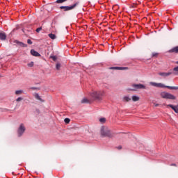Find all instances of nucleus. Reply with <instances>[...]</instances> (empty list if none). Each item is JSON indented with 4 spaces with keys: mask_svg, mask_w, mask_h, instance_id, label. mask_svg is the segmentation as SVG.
<instances>
[{
    "mask_svg": "<svg viewBox=\"0 0 178 178\" xmlns=\"http://www.w3.org/2000/svg\"><path fill=\"white\" fill-rule=\"evenodd\" d=\"M23 99V98H22V97H18L17 99H16V101H17V102H20V101H22Z\"/></svg>",
    "mask_w": 178,
    "mask_h": 178,
    "instance_id": "c756f323",
    "label": "nucleus"
},
{
    "mask_svg": "<svg viewBox=\"0 0 178 178\" xmlns=\"http://www.w3.org/2000/svg\"><path fill=\"white\" fill-rule=\"evenodd\" d=\"M81 104H90V101L87 98H83L81 100Z\"/></svg>",
    "mask_w": 178,
    "mask_h": 178,
    "instance_id": "6ab92c4d",
    "label": "nucleus"
},
{
    "mask_svg": "<svg viewBox=\"0 0 178 178\" xmlns=\"http://www.w3.org/2000/svg\"><path fill=\"white\" fill-rule=\"evenodd\" d=\"M121 148H122V146H118V149H120Z\"/></svg>",
    "mask_w": 178,
    "mask_h": 178,
    "instance_id": "72a5a7b5",
    "label": "nucleus"
},
{
    "mask_svg": "<svg viewBox=\"0 0 178 178\" xmlns=\"http://www.w3.org/2000/svg\"><path fill=\"white\" fill-rule=\"evenodd\" d=\"M159 76H161L162 77H168V76H170L171 74H174V76H178V65L175 67H174L172 70V72H159Z\"/></svg>",
    "mask_w": 178,
    "mask_h": 178,
    "instance_id": "7ed1b4c3",
    "label": "nucleus"
},
{
    "mask_svg": "<svg viewBox=\"0 0 178 178\" xmlns=\"http://www.w3.org/2000/svg\"><path fill=\"white\" fill-rule=\"evenodd\" d=\"M24 131H26V127L24 126V124L22 123L19 124V127L17 129L18 137H22V136H23L24 134Z\"/></svg>",
    "mask_w": 178,
    "mask_h": 178,
    "instance_id": "0eeeda50",
    "label": "nucleus"
},
{
    "mask_svg": "<svg viewBox=\"0 0 178 178\" xmlns=\"http://www.w3.org/2000/svg\"><path fill=\"white\" fill-rule=\"evenodd\" d=\"M167 108H171V109H173L174 112H175V113H178V106H175L172 104H166Z\"/></svg>",
    "mask_w": 178,
    "mask_h": 178,
    "instance_id": "9d476101",
    "label": "nucleus"
},
{
    "mask_svg": "<svg viewBox=\"0 0 178 178\" xmlns=\"http://www.w3.org/2000/svg\"><path fill=\"white\" fill-rule=\"evenodd\" d=\"M48 36L49 37V38H51V40H56V35H55L54 33H49L48 35Z\"/></svg>",
    "mask_w": 178,
    "mask_h": 178,
    "instance_id": "a211bd4d",
    "label": "nucleus"
},
{
    "mask_svg": "<svg viewBox=\"0 0 178 178\" xmlns=\"http://www.w3.org/2000/svg\"><path fill=\"white\" fill-rule=\"evenodd\" d=\"M40 30H42V27H39V28L36 29V33H40Z\"/></svg>",
    "mask_w": 178,
    "mask_h": 178,
    "instance_id": "c85d7f7f",
    "label": "nucleus"
},
{
    "mask_svg": "<svg viewBox=\"0 0 178 178\" xmlns=\"http://www.w3.org/2000/svg\"><path fill=\"white\" fill-rule=\"evenodd\" d=\"M15 44H17L19 47H22V48H26L27 44L22 42H19L17 40H15Z\"/></svg>",
    "mask_w": 178,
    "mask_h": 178,
    "instance_id": "4468645a",
    "label": "nucleus"
},
{
    "mask_svg": "<svg viewBox=\"0 0 178 178\" xmlns=\"http://www.w3.org/2000/svg\"><path fill=\"white\" fill-rule=\"evenodd\" d=\"M154 106H159V104H154Z\"/></svg>",
    "mask_w": 178,
    "mask_h": 178,
    "instance_id": "473e14b6",
    "label": "nucleus"
},
{
    "mask_svg": "<svg viewBox=\"0 0 178 178\" xmlns=\"http://www.w3.org/2000/svg\"><path fill=\"white\" fill-rule=\"evenodd\" d=\"M90 95L94 101H96L97 102H100V101H102L104 97H105V92L103 90H95L90 92Z\"/></svg>",
    "mask_w": 178,
    "mask_h": 178,
    "instance_id": "f257e3e1",
    "label": "nucleus"
},
{
    "mask_svg": "<svg viewBox=\"0 0 178 178\" xmlns=\"http://www.w3.org/2000/svg\"><path fill=\"white\" fill-rule=\"evenodd\" d=\"M67 0H57L56 3H63V2H66Z\"/></svg>",
    "mask_w": 178,
    "mask_h": 178,
    "instance_id": "5701e85b",
    "label": "nucleus"
},
{
    "mask_svg": "<svg viewBox=\"0 0 178 178\" xmlns=\"http://www.w3.org/2000/svg\"><path fill=\"white\" fill-rule=\"evenodd\" d=\"M132 101H134V102H137V101H140V97L136 95H133Z\"/></svg>",
    "mask_w": 178,
    "mask_h": 178,
    "instance_id": "dca6fc26",
    "label": "nucleus"
},
{
    "mask_svg": "<svg viewBox=\"0 0 178 178\" xmlns=\"http://www.w3.org/2000/svg\"><path fill=\"white\" fill-rule=\"evenodd\" d=\"M131 87H133V88L129 89V91H137V90H145L146 88L145 86L141 83H139V84L134 83L131 85Z\"/></svg>",
    "mask_w": 178,
    "mask_h": 178,
    "instance_id": "423d86ee",
    "label": "nucleus"
},
{
    "mask_svg": "<svg viewBox=\"0 0 178 178\" xmlns=\"http://www.w3.org/2000/svg\"><path fill=\"white\" fill-rule=\"evenodd\" d=\"M160 95L161 98H163L164 99H172V100L176 99V96L168 92H161L160 93Z\"/></svg>",
    "mask_w": 178,
    "mask_h": 178,
    "instance_id": "39448f33",
    "label": "nucleus"
},
{
    "mask_svg": "<svg viewBox=\"0 0 178 178\" xmlns=\"http://www.w3.org/2000/svg\"><path fill=\"white\" fill-rule=\"evenodd\" d=\"M170 53H175V54H178V46L173 47L172 49H170L168 51Z\"/></svg>",
    "mask_w": 178,
    "mask_h": 178,
    "instance_id": "2eb2a0df",
    "label": "nucleus"
},
{
    "mask_svg": "<svg viewBox=\"0 0 178 178\" xmlns=\"http://www.w3.org/2000/svg\"><path fill=\"white\" fill-rule=\"evenodd\" d=\"M79 3H80V2L77 1L75 3H74L72 6H60V9H64L65 12H67V10H72L73 9H74V8H76V6H77V5H79Z\"/></svg>",
    "mask_w": 178,
    "mask_h": 178,
    "instance_id": "6e6552de",
    "label": "nucleus"
},
{
    "mask_svg": "<svg viewBox=\"0 0 178 178\" xmlns=\"http://www.w3.org/2000/svg\"><path fill=\"white\" fill-rule=\"evenodd\" d=\"M56 68L57 70H59L60 69V63H56Z\"/></svg>",
    "mask_w": 178,
    "mask_h": 178,
    "instance_id": "b1692460",
    "label": "nucleus"
},
{
    "mask_svg": "<svg viewBox=\"0 0 178 178\" xmlns=\"http://www.w3.org/2000/svg\"><path fill=\"white\" fill-rule=\"evenodd\" d=\"M170 166H176V163H172Z\"/></svg>",
    "mask_w": 178,
    "mask_h": 178,
    "instance_id": "2f4dec72",
    "label": "nucleus"
},
{
    "mask_svg": "<svg viewBox=\"0 0 178 178\" xmlns=\"http://www.w3.org/2000/svg\"><path fill=\"white\" fill-rule=\"evenodd\" d=\"M29 90H40V88H38L37 87H31V88H29Z\"/></svg>",
    "mask_w": 178,
    "mask_h": 178,
    "instance_id": "cd10ccee",
    "label": "nucleus"
},
{
    "mask_svg": "<svg viewBox=\"0 0 178 178\" xmlns=\"http://www.w3.org/2000/svg\"><path fill=\"white\" fill-rule=\"evenodd\" d=\"M34 97L38 101H40V102H44V99H42L41 97H40V95L38 93H35Z\"/></svg>",
    "mask_w": 178,
    "mask_h": 178,
    "instance_id": "ddd939ff",
    "label": "nucleus"
},
{
    "mask_svg": "<svg viewBox=\"0 0 178 178\" xmlns=\"http://www.w3.org/2000/svg\"><path fill=\"white\" fill-rule=\"evenodd\" d=\"M27 43H28L29 45H31V44H33V42L31 41V40L28 39V40H27Z\"/></svg>",
    "mask_w": 178,
    "mask_h": 178,
    "instance_id": "bb28decb",
    "label": "nucleus"
},
{
    "mask_svg": "<svg viewBox=\"0 0 178 178\" xmlns=\"http://www.w3.org/2000/svg\"><path fill=\"white\" fill-rule=\"evenodd\" d=\"M20 94H23V90H16L15 91V95H20Z\"/></svg>",
    "mask_w": 178,
    "mask_h": 178,
    "instance_id": "aec40b11",
    "label": "nucleus"
},
{
    "mask_svg": "<svg viewBox=\"0 0 178 178\" xmlns=\"http://www.w3.org/2000/svg\"><path fill=\"white\" fill-rule=\"evenodd\" d=\"M122 101L124 102H129V101H131V99L129 97V96H124L122 99Z\"/></svg>",
    "mask_w": 178,
    "mask_h": 178,
    "instance_id": "f3484780",
    "label": "nucleus"
},
{
    "mask_svg": "<svg viewBox=\"0 0 178 178\" xmlns=\"http://www.w3.org/2000/svg\"><path fill=\"white\" fill-rule=\"evenodd\" d=\"M29 67H33L34 66V62H31L28 64Z\"/></svg>",
    "mask_w": 178,
    "mask_h": 178,
    "instance_id": "393cba45",
    "label": "nucleus"
},
{
    "mask_svg": "<svg viewBox=\"0 0 178 178\" xmlns=\"http://www.w3.org/2000/svg\"><path fill=\"white\" fill-rule=\"evenodd\" d=\"M31 54L33 55V56H41V54L34 49L31 50Z\"/></svg>",
    "mask_w": 178,
    "mask_h": 178,
    "instance_id": "9b49d317",
    "label": "nucleus"
},
{
    "mask_svg": "<svg viewBox=\"0 0 178 178\" xmlns=\"http://www.w3.org/2000/svg\"><path fill=\"white\" fill-rule=\"evenodd\" d=\"M99 122L100 123H105V122H106V119H105V118H102L99 119Z\"/></svg>",
    "mask_w": 178,
    "mask_h": 178,
    "instance_id": "4be33fe9",
    "label": "nucleus"
},
{
    "mask_svg": "<svg viewBox=\"0 0 178 178\" xmlns=\"http://www.w3.org/2000/svg\"><path fill=\"white\" fill-rule=\"evenodd\" d=\"M149 85L157 88H168V90H178V86H165L162 83L149 82Z\"/></svg>",
    "mask_w": 178,
    "mask_h": 178,
    "instance_id": "f03ea898",
    "label": "nucleus"
},
{
    "mask_svg": "<svg viewBox=\"0 0 178 178\" xmlns=\"http://www.w3.org/2000/svg\"><path fill=\"white\" fill-rule=\"evenodd\" d=\"M65 123H70V119L69 118H65L64 120Z\"/></svg>",
    "mask_w": 178,
    "mask_h": 178,
    "instance_id": "a878e982",
    "label": "nucleus"
},
{
    "mask_svg": "<svg viewBox=\"0 0 178 178\" xmlns=\"http://www.w3.org/2000/svg\"><path fill=\"white\" fill-rule=\"evenodd\" d=\"M101 134L102 137H108L109 138L112 137V132H111V130H109V128L106 127H101Z\"/></svg>",
    "mask_w": 178,
    "mask_h": 178,
    "instance_id": "20e7f679",
    "label": "nucleus"
},
{
    "mask_svg": "<svg viewBox=\"0 0 178 178\" xmlns=\"http://www.w3.org/2000/svg\"><path fill=\"white\" fill-rule=\"evenodd\" d=\"M111 70H127L129 67H111Z\"/></svg>",
    "mask_w": 178,
    "mask_h": 178,
    "instance_id": "1a4fd4ad",
    "label": "nucleus"
},
{
    "mask_svg": "<svg viewBox=\"0 0 178 178\" xmlns=\"http://www.w3.org/2000/svg\"><path fill=\"white\" fill-rule=\"evenodd\" d=\"M50 58L53 59L54 62H56L58 57L56 56H51Z\"/></svg>",
    "mask_w": 178,
    "mask_h": 178,
    "instance_id": "412c9836",
    "label": "nucleus"
},
{
    "mask_svg": "<svg viewBox=\"0 0 178 178\" xmlns=\"http://www.w3.org/2000/svg\"><path fill=\"white\" fill-rule=\"evenodd\" d=\"M156 55H158V54L154 53V54H152V56H156Z\"/></svg>",
    "mask_w": 178,
    "mask_h": 178,
    "instance_id": "7c9ffc66",
    "label": "nucleus"
},
{
    "mask_svg": "<svg viewBox=\"0 0 178 178\" xmlns=\"http://www.w3.org/2000/svg\"><path fill=\"white\" fill-rule=\"evenodd\" d=\"M0 40L1 41H5L6 40V34L3 32H0Z\"/></svg>",
    "mask_w": 178,
    "mask_h": 178,
    "instance_id": "f8f14e48",
    "label": "nucleus"
}]
</instances>
